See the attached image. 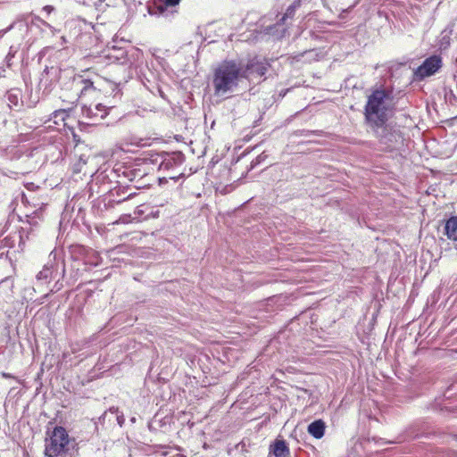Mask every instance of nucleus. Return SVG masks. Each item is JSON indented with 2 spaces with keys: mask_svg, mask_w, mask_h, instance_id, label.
Wrapping results in <instances>:
<instances>
[{
  "mask_svg": "<svg viewBox=\"0 0 457 457\" xmlns=\"http://www.w3.org/2000/svg\"><path fill=\"white\" fill-rule=\"evenodd\" d=\"M243 78V68L235 61H224L213 71L212 87L214 95L221 96L234 91Z\"/></svg>",
  "mask_w": 457,
  "mask_h": 457,
  "instance_id": "f257e3e1",
  "label": "nucleus"
},
{
  "mask_svg": "<svg viewBox=\"0 0 457 457\" xmlns=\"http://www.w3.org/2000/svg\"><path fill=\"white\" fill-rule=\"evenodd\" d=\"M394 104L392 90L378 88L371 92L365 106V114H384Z\"/></svg>",
  "mask_w": 457,
  "mask_h": 457,
  "instance_id": "f03ea898",
  "label": "nucleus"
},
{
  "mask_svg": "<svg viewBox=\"0 0 457 457\" xmlns=\"http://www.w3.org/2000/svg\"><path fill=\"white\" fill-rule=\"evenodd\" d=\"M70 438L66 429L62 427H55L46 441L45 453L48 457L64 455L69 450Z\"/></svg>",
  "mask_w": 457,
  "mask_h": 457,
  "instance_id": "7ed1b4c3",
  "label": "nucleus"
},
{
  "mask_svg": "<svg viewBox=\"0 0 457 457\" xmlns=\"http://www.w3.org/2000/svg\"><path fill=\"white\" fill-rule=\"evenodd\" d=\"M443 66L442 57L436 54L431 55L413 71L415 80L421 81L424 79L436 74Z\"/></svg>",
  "mask_w": 457,
  "mask_h": 457,
  "instance_id": "20e7f679",
  "label": "nucleus"
},
{
  "mask_svg": "<svg viewBox=\"0 0 457 457\" xmlns=\"http://www.w3.org/2000/svg\"><path fill=\"white\" fill-rule=\"evenodd\" d=\"M269 67L270 64L266 60L253 58L247 62L245 68L243 69V78L261 81Z\"/></svg>",
  "mask_w": 457,
  "mask_h": 457,
  "instance_id": "39448f33",
  "label": "nucleus"
},
{
  "mask_svg": "<svg viewBox=\"0 0 457 457\" xmlns=\"http://www.w3.org/2000/svg\"><path fill=\"white\" fill-rule=\"evenodd\" d=\"M270 453L274 457H290V450L283 439H276L270 446Z\"/></svg>",
  "mask_w": 457,
  "mask_h": 457,
  "instance_id": "423d86ee",
  "label": "nucleus"
},
{
  "mask_svg": "<svg viewBox=\"0 0 457 457\" xmlns=\"http://www.w3.org/2000/svg\"><path fill=\"white\" fill-rule=\"evenodd\" d=\"M326 430V423L322 420H316L307 428L308 433L316 439L323 437Z\"/></svg>",
  "mask_w": 457,
  "mask_h": 457,
  "instance_id": "0eeeda50",
  "label": "nucleus"
},
{
  "mask_svg": "<svg viewBox=\"0 0 457 457\" xmlns=\"http://www.w3.org/2000/svg\"><path fill=\"white\" fill-rule=\"evenodd\" d=\"M445 235L450 240L457 241V217L448 219L445 226Z\"/></svg>",
  "mask_w": 457,
  "mask_h": 457,
  "instance_id": "6e6552de",
  "label": "nucleus"
},
{
  "mask_svg": "<svg viewBox=\"0 0 457 457\" xmlns=\"http://www.w3.org/2000/svg\"><path fill=\"white\" fill-rule=\"evenodd\" d=\"M181 0H158L154 3L155 7L157 8L160 13H162L166 11L168 7H173L178 5Z\"/></svg>",
  "mask_w": 457,
  "mask_h": 457,
  "instance_id": "1a4fd4ad",
  "label": "nucleus"
},
{
  "mask_svg": "<svg viewBox=\"0 0 457 457\" xmlns=\"http://www.w3.org/2000/svg\"><path fill=\"white\" fill-rule=\"evenodd\" d=\"M81 84V89H80V95H86L89 93L90 91H95L96 87L94 86V81H92L90 79H81L80 80Z\"/></svg>",
  "mask_w": 457,
  "mask_h": 457,
  "instance_id": "9d476101",
  "label": "nucleus"
},
{
  "mask_svg": "<svg viewBox=\"0 0 457 457\" xmlns=\"http://www.w3.org/2000/svg\"><path fill=\"white\" fill-rule=\"evenodd\" d=\"M300 6V1L295 2L293 4H291L285 13V16L283 17V20L286 19V17H292L295 14V9Z\"/></svg>",
  "mask_w": 457,
  "mask_h": 457,
  "instance_id": "9b49d317",
  "label": "nucleus"
},
{
  "mask_svg": "<svg viewBox=\"0 0 457 457\" xmlns=\"http://www.w3.org/2000/svg\"><path fill=\"white\" fill-rule=\"evenodd\" d=\"M43 10L47 13V14H50L54 10V6L52 5H46L43 7Z\"/></svg>",
  "mask_w": 457,
  "mask_h": 457,
  "instance_id": "f8f14e48",
  "label": "nucleus"
},
{
  "mask_svg": "<svg viewBox=\"0 0 457 457\" xmlns=\"http://www.w3.org/2000/svg\"><path fill=\"white\" fill-rule=\"evenodd\" d=\"M2 377L4 378H14V377L12 374L5 373V372L2 373Z\"/></svg>",
  "mask_w": 457,
  "mask_h": 457,
  "instance_id": "ddd939ff",
  "label": "nucleus"
},
{
  "mask_svg": "<svg viewBox=\"0 0 457 457\" xmlns=\"http://www.w3.org/2000/svg\"><path fill=\"white\" fill-rule=\"evenodd\" d=\"M129 217V216H126V217H124V218H120V219L117 221V223H119V222H122V223L127 222V220H128Z\"/></svg>",
  "mask_w": 457,
  "mask_h": 457,
  "instance_id": "4468645a",
  "label": "nucleus"
},
{
  "mask_svg": "<svg viewBox=\"0 0 457 457\" xmlns=\"http://www.w3.org/2000/svg\"><path fill=\"white\" fill-rule=\"evenodd\" d=\"M169 164H170V160H166L165 162H163L162 163V166L168 167Z\"/></svg>",
  "mask_w": 457,
  "mask_h": 457,
  "instance_id": "2eb2a0df",
  "label": "nucleus"
},
{
  "mask_svg": "<svg viewBox=\"0 0 457 457\" xmlns=\"http://www.w3.org/2000/svg\"><path fill=\"white\" fill-rule=\"evenodd\" d=\"M377 117H378V118H379V120H380V121H381V122H384V121H385V119H384V118L386 117L385 115H382V116H377Z\"/></svg>",
  "mask_w": 457,
  "mask_h": 457,
  "instance_id": "dca6fc26",
  "label": "nucleus"
},
{
  "mask_svg": "<svg viewBox=\"0 0 457 457\" xmlns=\"http://www.w3.org/2000/svg\"><path fill=\"white\" fill-rule=\"evenodd\" d=\"M177 158H178V160H179V162L180 163V162H181V161H182V156H181L180 154H178V155H177Z\"/></svg>",
  "mask_w": 457,
  "mask_h": 457,
  "instance_id": "f3484780",
  "label": "nucleus"
},
{
  "mask_svg": "<svg viewBox=\"0 0 457 457\" xmlns=\"http://www.w3.org/2000/svg\"><path fill=\"white\" fill-rule=\"evenodd\" d=\"M371 118H372V116L367 115L366 116L367 121H370L372 120Z\"/></svg>",
  "mask_w": 457,
  "mask_h": 457,
  "instance_id": "a211bd4d",
  "label": "nucleus"
},
{
  "mask_svg": "<svg viewBox=\"0 0 457 457\" xmlns=\"http://www.w3.org/2000/svg\"><path fill=\"white\" fill-rule=\"evenodd\" d=\"M62 110H56V111H54V113H53V114H58V113H59L60 112H62Z\"/></svg>",
  "mask_w": 457,
  "mask_h": 457,
  "instance_id": "6ab92c4d",
  "label": "nucleus"
},
{
  "mask_svg": "<svg viewBox=\"0 0 457 457\" xmlns=\"http://www.w3.org/2000/svg\"><path fill=\"white\" fill-rule=\"evenodd\" d=\"M132 196V194L129 195V196L127 197V199L130 198Z\"/></svg>",
  "mask_w": 457,
  "mask_h": 457,
  "instance_id": "aec40b11",
  "label": "nucleus"
}]
</instances>
